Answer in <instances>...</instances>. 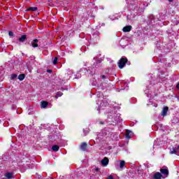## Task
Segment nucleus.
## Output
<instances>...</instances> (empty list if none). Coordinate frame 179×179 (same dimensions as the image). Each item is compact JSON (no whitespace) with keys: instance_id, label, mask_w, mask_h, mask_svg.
Returning <instances> with one entry per match:
<instances>
[{"instance_id":"1","label":"nucleus","mask_w":179,"mask_h":179,"mask_svg":"<svg viewBox=\"0 0 179 179\" xmlns=\"http://www.w3.org/2000/svg\"><path fill=\"white\" fill-rule=\"evenodd\" d=\"M159 171L160 172H156L153 174V179H166L170 174V171H169V168H167V166H164L162 169H160Z\"/></svg>"},{"instance_id":"17","label":"nucleus","mask_w":179,"mask_h":179,"mask_svg":"<svg viewBox=\"0 0 179 179\" xmlns=\"http://www.w3.org/2000/svg\"><path fill=\"white\" fill-rule=\"evenodd\" d=\"M124 166H125V161H121L120 164V169H123Z\"/></svg>"},{"instance_id":"11","label":"nucleus","mask_w":179,"mask_h":179,"mask_svg":"<svg viewBox=\"0 0 179 179\" xmlns=\"http://www.w3.org/2000/svg\"><path fill=\"white\" fill-rule=\"evenodd\" d=\"M96 171L95 176H94V178L95 179H99V177H100V169L99 168H96L94 169Z\"/></svg>"},{"instance_id":"31","label":"nucleus","mask_w":179,"mask_h":179,"mask_svg":"<svg viewBox=\"0 0 179 179\" xmlns=\"http://www.w3.org/2000/svg\"><path fill=\"white\" fill-rule=\"evenodd\" d=\"M83 136H86V134H85V135H83Z\"/></svg>"},{"instance_id":"6","label":"nucleus","mask_w":179,"mask_h":179,"mask_svg":"<svg viewBox=\"0 0 179 179\" xmlns=\"http://www.w3.org/2000/svg\"><path fill=\"white\" fill-rule=\"evenodd\" d=\"M122 30L124 33H129V31H131V30H132V26L127 25V26L123 27Z\"/></svg>"},{"instance_id":"18","label":"nucleus","mask_w":179,"mask_h":179,"mask_svg":"<svg viewBox=\"0 0 179 179\" xmlns=\"http://www.w3.org/2000/svg\"><path fill=\"white\" fill-rule=\"evenodd\" d=\"M57 64H58V57H55L53 60V64L57 65Z\"/></svg>"},{"instance_id":"25","label":"nucleus","mask_w":179,"mask_h":179,"mask_svg":"<svg viewBox=\"0 0 179 179\" xmlns=\"http://www.w3.org/2000/svg\"><path fill=\"white\" fill-rule=\"evenodd\" d=\"M45 179H54V178L50 177V176H48V177H47Z\"/></svg>"},{"instance_id":"13","label":"nucleus","mask_w":179,"mask_h":179,"mask_svg":"<svg viewBox=\"0 0 179 179\" xmlns=\"http://www.w3.org/2000/svg\"><path fill=\"white\" fill-rule=\"evenodd\" d=\"M52 150H53V152H58L59 150V146L55 145L52 147Z\"/></svg>"},{"instance_id":"28","label":"nucleus","mask_w":179,"mask_h":179,"mask_svg":"<svg viewBox=\"0 0 179 179\" xmlns=\"http://www.w3.org/2000/svg\"><path fill=\"white\" fill-rule=\"evenodd\" d=\"M99 124H101V125H103L104 124V122H99Z\"/></svg>"},{"instance_id":"7","label":"nucleus","mask_w":179,"mask_h":179,"mask_svg":"<svg viewBox=\"0 0 179 179\" xmlns=\"http://www.w3.org/2000/svg\"><path fill=\"white\" fill-rule=\"evenodd\" d=\"M38 39L35 38L33 41H31V47L33 48H37L38 47Z\"/></svg>"},{"instance_id":"16","label":"nucleus","mask_w":179,"mask_h":179,"mask_svg":"<svg viewBox=\"0 0 179 179\" xmlns=\"http://www.w3.org/2000/svg\"><path fill=\"white\" fill-rule=\"evenodd\" d=\"M171 155H177V150H176V148H173L172 150H171Z\"/></svg>"},{"instance_id":"12","label":"nucleus","mask_w":179,"mask_h":179,"mask_svg":"<svg viewBox=\"0 0 179 179\" xmlns=\"http://www.w3.org/2000/svg\"><path fill=\"white\" fill-rule=\"evenodd\" d=\"M5 177L8 179H12L13 178V173H7L5 174Z\"/></svg>"},{"instance_id":"32","label":"nucleus","mask_w":179,"mask_h":179,"mask_svg":"<svg viewBox=\"0 0 179 179\" xmlns=\"http://www.w3.org/2000/svg\"><path fill=\"white\" fill-rule=\"evenodd\" d=\"M0 122H1V120H0Z\"/></svg>"},{"instance_id":"26","label":"nucleus","mask_w":179,"mask_h":179,"mask_svg":"<svg viewBox=\"0 0 179 179\" xmlns=\"http://www.w3.org/2000/svg\"><path fill=\"white\" fill-rule=\"evenodd\" d=\"M37 178H38V179H40V178H41V175H37Z\"/></svg>"},{"instance_id":"4","label":"nucleus","mask_w":179,"mask_h":179,"mask_svg":"<svg viewBox=\"0 0 179 179\" xmlns=\"http://www.w3.org/2000/svg\"><path fill=\"white\" fill-rule=\"evenodd\" d=\"M80 148L83 152H86L87 150V144L85 142H83L80 144Z\"/></svg>"},{"instance_id":"15","label":"nucleus","mask_w":179,"mask_h":179,"mask_svg":"<svg viewBox=\"0 0 179 179\" xmlns=\"http://www.w3.org/2000/svg\"><path fill=\"white\" fill-rule=\"evenodd\" d=\"M63 94L64 93H62V92H57L55 95V99H58V97H61V96H62Z\"/></svg>"},{"instance_id":"24","label":"nucleus","mask_w":179,"mask_h":179,"mask_svg":"<svg viewBox=\"0 0 179 179\" xmlns=\"http://www.w3.org/2000/svg\"><path fill=\"white\" fill-rule=\"evenodd\" d=\"M101 79H106V76L105 75H102V76H101Z\"/></svg>"},{"instance_id":"19","label":"nucleus","mask_w":179,"mask_h":179,"mask_svg":"<svg viewBox=\"0 0 179 179\" xmlns=\"http://www.w3.org/2000/svg\"><path fill=\"white\" fill-rule=\"evenodd\" d=\"M16 78H17V74H12L11 75V79L13 80L15 79H16Z\"/></svg>"},{"instance_id":"10","label":"nucleus","mask_w":179,"mask_h":179,"mask_svg":"<svg viewBox=\"0 0 179 179\" xmlns=\"http://www.w3.org/2000/svg\"><path fill=\"white\" fill-rule=\"evenodd\" d=\"M37 10H38L37 7H29L26 10L27 12H36Z\"/></svg>"},{"instance_id":"30","label":"nucleus","mask_w":179,"mask_h":179,"mask_svg":"<svg viewBox=\"0 0 179 179\" xmlns=\"http://www.w3.org/2000/svg\"><path fill=\"white\" fill-rule=\"evenodd\" d=\"M179 150V145H178L177 148H176V150Z\"/></svg>"},{"instance_id":"5","label":"nucleus","mask_w":179,"mask_h":179,"mask_svg":"<svg viewBox=\"0 0 179 179\" xmlns=\"http://www.w3.org/2000/svg\"><path fill=\"white\" fill-rule=\"evenodd\" d=\"M169 112V107L168 106H165L163 108L161 115H162V117H166V115H167V113Z\"/></svg>"},{"instance_id":"29","label":"nucleus","mask_w":179,"mask_h":179,"mask_svg":"<svg viewBox=\"0 0 179 179\" xmlns=\"http://www.w3.org/2000/svg\"><path fill=\"white\" fill-rule=\"evenodd\" d=\"M169 1V2H173V1H174V0H168Z\"/></svg>"},{"instance_id":"9","label":"nucleus","mask_w":179,"mask_h":179,"mask_svg":"<svg viewBox=\"0 0 179 179\" xmlns=\"http://www.w3.org/2000/svg\"><path fill=\"white\" fill-rule=\"evenodd\" d=\"M47 107H48V102H47L45 101H42L41 102V108H47Z\"/></svg>"},{"instance_id":"27","label":"nucleus","mask_w":179,"mask_h":179,"mask_svg":"<svg viewBox=\"0 0 179 179\" xmlns=\"http://www.w3.org/2000/svg\"><path fill=\"white\" fill-rule=\"evenodd\" d=\"M176 88L178 89V90H179V83L177 84Z\"/></svg>"},{"instance_id":"8","label":"nucleus","mask_w":179,"mask_h":179,"mask_svg":"<svg viewBox=\"0 0 179 179\" xmlns=\"http://www.w3.org/2000/svg\"><path fill=\"white\" fill-rule=\"evenodd\" d=\"M26 40H27V35H26V34L22 35L21 37L19 38V39H18L20 43H24V41H26Z\"/></svg>"},{"instance_id":"14","label":"nucleus","mask_w":179,"mask_h":179,"mask_svg":"<svg viewBox=\"0 0 179 179\" xmlns=\"http://www.w3.org/2000/svg\"><path fill=\"white\" fill-rule=\"evenodd\" d=\"M24 78H26V75L24 73L20 74L18 76L19 80H24Z\"/></svg>"},{"instance_id":"22","label":"nucleus","mask_w":179,"mask_h":179,"mask_svg":"<svg viewBox=\"0 0 179 179\" xmlns=\"http://www.w3.org/2000/svg\"><path fill=\"white\" fill-rule=\"evenodd\" d=\"M46 72H48V73H52V70L51 69H47Z\"/></svg>"},{"instance_id":"3","label":"nucleus","mask_w":179,"mask_h":179,"mask_svg":"<svg viewBox=\"0 0 179 179\" xmlns=\"http://www.w3.org/2000/svg\"><path fill=\"white\" fill-rule=\"evenodd\" d=\"M108 163H110V159H108V157H105L101 161V164L102 166H103L104 167L108 166Z\"/></svg>"},{"instance_id":"23","label":"nucleus","mask_w":179,"mask_h":179,"mask_svg":"<svg viewBox=\"0 0 179 179\" xmlns=\"http://www.w3.org/2000/svg\"><path fill=\"white\" fill-rule=\"evenodd\" d=\"M107 179H114V176H113V175H110L108 176Z\"/></svg>"},{"instance_id":"2","label":"nucleus","mask_w":179,"mask_h":179,"mask_svg":"<svg viewBox=\"0 0 179 179\" xmlns=\"http://www.w3.org/2000/svg\"><path fill=\"white\" fill-rule=\"evenodd\" d=\"M128 64V58L122 57L117 62L119 69H122Z\"/></svg>"},{"instance_id":"21","label":"nucleus","mask_w":179,"mask_h":179,"mask_svg":"<svg viewBox=\"0 0 179 179\" xmlns=\"http://www.w3.org/2000/svg\"><path fill=\"white\" fill-rule=\"evenodd\" d=\"M8 35L10 36L11 37H13V31H10L8 32Z\"/></svg>"},{"instance_id":"20","label":"nucleus","mask_w":179,"mask_h":179,"mask_svg":"<svg viewBox=\"0 0 179 179\" xmlns=\"http://www.w3.org/2000/svg\"><path fill=\"white\" fill-rule=\"evenodd\" d=\"M127 134H126V138H127V139H130L131 138V136L129 135V133H128V132H129V131H127Z\"/></svg>"}]
</instances>
